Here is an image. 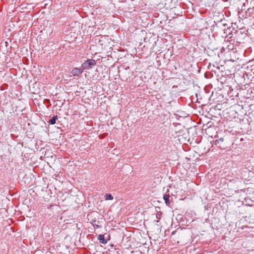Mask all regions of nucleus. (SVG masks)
Segmentation results:
<instances>
[{"mask_svg": "<svg viewBox=\"0 0 254 254\" xmlns=\"http://www.w3.org/2000/svg\"><path fill=\"white\" fill-rule=\"evenodd\" d=\"M96 64V62L95 60L92 59H89L86 61L84 62L82 65L81 67L83 69H88L91 68L93 66Z\"/></svg>", "mask_w": 254, "mask_h": 254, "instance_id": "1", "label": "nucleus"}, {"mask_svg": "<svg viewBox=\"0 0 254 254\" xmlns=\"http://www.w3.org/2000/svg\"><path fill=\"white\" fill-rule=\"evenodd\" d=\"M169 197H170L169 194H165L163 196V199L165 201V202L166 204V205L168 206H169L170 203V200H169Z\"/></svg>", "mask_w": 254, "mask_h": 254, "instance_id": "3", "label": "nucleus"}, {"mask_svg": "<svg viewBox=\"0 0 254 254\" xmlns=\"http://www.w3.org/2000/svg\"><path fill=\"white\" fill-rule=\"evenodd\" d=\"M58 119L57 116H54L52 119H51L49 122L51 125H54L56 123V121Z\"/></svg>", "mask_w": 254, "mask_h": 254, "instance_id": "6", "label": "nucleus"}, {"mask_svg": "<svg viewBox=\"0 0 254 254\" xmlns=\"http://www.w3.org/2000/svg\"><path fill=\"white\" fill-rule=\"evenodd\" d=\"M98 239L100 241V243L102 244H106L107 241L104 239V236L103 235H99L98 236Z\"/></svg>", "mask_w": 254, "mask_h": 254, "instance_id": "4", "label": "nucleus"}, {"mask_svg": "<svg viewBox=\"0 0 254 254\" xmlns=\"http://www.w3.org/2000/svg\"><path fill=\"white\" fill-rule=\"evenodd\" d=\"M104 197H105V199L106 200L113 199V196L112 195V194H111L110 193H106Z\"/></svg>", "mask_w": 254, "mask_h": 254, "instance_id": "5", "label": "nucleus"}, {"mask_svg": "<svg viewBox=\"0 0 254 254\" xmlns=\"http://www.w3.org/2000/svg\"><path fill=\"white\" fill-rule=\"evenodd\" d=\"M83 70L82 67L81 68L74 67L72 69L71 73L73 76H78L83 72Z\"/></svg>", "mask_w": 254, "mask_h": 254, "instance_id": "2", "label": "nucleus"}]
</instances>
